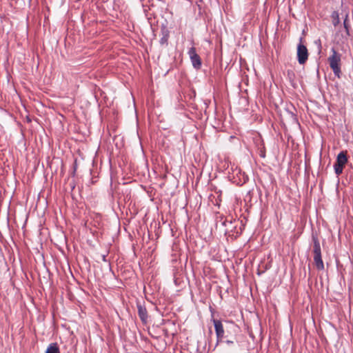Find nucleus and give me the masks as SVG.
I'll return each instance as SVG.
<instances>
[{
	"mask_svg": "<svg viewBox=\"0 0 353 353\" xmlns=\"http://www.w3.org/2000/svg\"><path fill=\"white\" fill-rule=\"evenodd\" d=\"M332 54L328 57V63L334 75L340 78L341 75V54L334 48L331 49Z\"/></svg>",
	"mask_w": 353,
	"mask_h": 353,
	"instance_id": "nucleus-1",
	"label": "nucleus"
},
{
	"mask_svg": "<svg viewBox=\"0 0 353 353\" xmlns=\"http://www.w3.org/2000/svg\"><path fill=\"white\" fill-rule=\"evenodd\" d=\"M137 310L139 316L141 319L142 323L144 324L147 323L148 315L145 307L143 305L139 303H137Z\"/></svg>",
	"mask_w": 353,
	"mask_h": 353,
	"instance_id": "nucleus-8",
	"label": "nucleus"
},
{
	"mask_svg": "<svg viewBox=\"0 0 353 353\" xmlns=\"http://www.w3.org/2000/svg\"><path fill=\"white\" fill-rule=\"evenodd\" d=\"M332 17L334 18V19H333V25H334V26L336 27L340 23L339 14H338V13L336 12H334L333 13V14H332Z\"/></svg>",
	"mask_w": 353,
	"mask_h": 353,
	"instance_id": "nucleus-12",
	"label": "nucleus"
},
{
	"mask_svg": "<svg viewBox=\"0 0 353 353\" xmlns=\"http://www.w3.org/2000/svg\"><path fill=\"white\" fill-rule=\"evenodd\" d=\"M308 50L303 44V38L301 37L297 46V59L300 64H304L308 59Z\"/></svg>",
	"mask_w": 353,
	"mask_h": 353,
	"instance_id": "nucleus-5",
	"label": "nucleus"
},
{
	"mask_svg": "<svg viewBox=\"0 0 353 353\" xmlns=\"http://www.w3.org/2000/svg\"><path fill=\"white\" fill-rule=\"evenodd\" d=\"M102 259L103 261H106V256L105 255H103L102 256Z\"/></svg>",
	"mask_w": 353,
	"mask_h": 353,
	"instance_id": "nucleus-14",
	"label": "nucleus"
},
{
	"mask_svg": "<svg viewBox=\"0 0 353 353\" xmlns=\"http://www.w3.org/2000/svg\"><path fill=\"white\" fill-rule=\"evenodd\" d=\"M347 163V152L342 151L336 157V161L334 165V169L337 176L342 174L345 164Z\"/></svg>",
	"mask_w": 353,
	"mask_h": 353,
	"instance_id": "nucleus-4",
	"label": "nucleus"
},
{
	"mask_svg": "<svg viewBox=\"0 0 353 353\" xmlns=\"http://www.w3.org/2000/svg\"><path fill=\"white\" fill-rule=\"evenodd\" d=\"M168 38H169V34L168 32L164 33L163 34L162 37L160 39L161 45L167 44Z\"/></svg>",
	"mask_w": 353,
	"mask_h": 353,
	"instance_id": "nucleus-11",
	"label": "nucleus"
},
{
	"mask_svg": "<svg viewBox=\"0 0 353 353\" xmlns=\"http://www.w3.org/2000/svg\"><path fill=\"white\" fill-rule=\"evenodd\" d=\"M226 343H227L228 344H232V343H233V341L228 340V341H226Z\"/></svg>",
	"mask_w": 353,
	"mask_h": 353,
	"instance_id": "nucleus-15",
	"label": "nucleus"
},
{
	"mask_svg": "<svg viewBox=\"0 0 353 353\" xmlns=\"http://www.w3.org/2000/svg\"><path fill=\"white\" fill-rule=\"evenodd\" d=\"M188 54L191 59L193 67L195 69H200L202 63L199 55L196 53V48L194 47H192L191 48H190L188 51Z\"/></svg>",
	"mask_w": 353,
	"mask_h": 353,
	"instance_id": "nucleus-6",
	"label": "nucleus"
},
{
	"mask_svg": "<svg viewBox=\"0 0 353 353\" xmlns=\"http://www.w3.org/2000/svg\"><path fill=\"white\" fill-rule=\"evenodd\" d=\"M343 26H344V28L345 30V32H346V34L347 35H350V23H349V21H348V14H346L345 16V18L343 21Z\"/></svg>",
	"mask_w": 353,
	"mask_h": 353,
	"instance_id": "nucleus-10",
	"label": "nucleus"
},
{
	"mask_svg": "<svg viewBox=\"0 0 353 353\" xmlns=\"http://www.w3.org/2000/svg\"><path fill=\"white\" fill-rule=\"evenodd\" d=\"M314 263L318 270H324V263L322 260L321 248L319 240L316 235H312Z\"/></svg>",
	"mask_w": 353,
	"mask_h": 353,
	"instance_id": "nucleus-2",
	"label": "nucleus"
},
{
	"mask_svg": "<svg viewBox=\"0 0 353 353\" xmlns=\"http://www.w3.org/2000/svg\"><path fill=\"white\" fill-rule=\"evenodd\" d=\"M260 157H261L263 158H264L265 157V153L264 151L261 150V152H260Z\"/></svg>",
	"mask_w": 353,
	"mask_h": 353,
	"instance_id": "nucleus-13",
	"label": "nucleus"
},
{
	"mask_svg": "<svg viewBox=\"0 0 353 353\" xmlns=\"http://www.w3.org/2000/svg\"><path fill=\"white\" fill-rule=\"evenodd\" d=\"M229 177L234 183L238 185L245 184L249 179L248 176L237 167L232 170Z\"/></svg>",
	"mask_w": 353,
	"mask_h": 353,
	"instance_id": "nucleus-3",
	"label": "nucleus"
},
{
	"mask_svg": "<svg viewBox=\"0 0 353 353\" xmlns=\"http://www.w3.org/2000/svg\"><path fill=\"white\" fill-rule=\"evenodd\" d=\"M215 332L217 338V343L221 342L224 336V329L220 320L213 319Z\"/></svg>",
	"mask_w": 353,
	"mask_h": 353,
	"instance_id": "nucleus-7",
	"label": "nucleus"
},
{
	"mask_svg": "<svg viewBox=\"0 0 353 353\" xmlns=\"http://www.w3.org/2000/svg\"><path fill=\"white\" fill-rule=\"evenodd\" d=\"M46 353H60L59 346L57 343H52L48 347Z\"/></svg>",
	"mask_w": 353,
	"mask_h": 353,
	"instance_id": "nucleus-9",
	"label": "nucleus"
}]
</instances>
